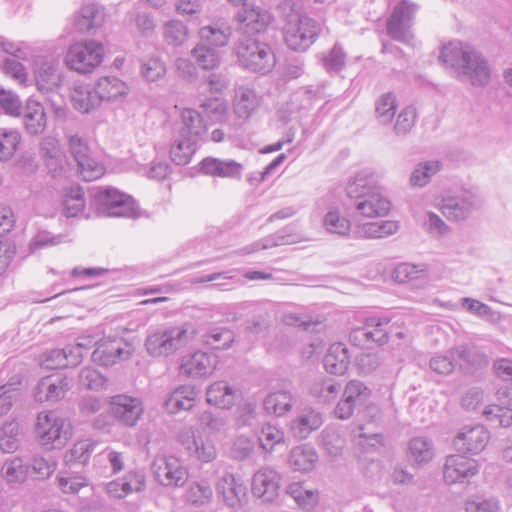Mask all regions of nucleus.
<instances>
[{"label": "nucleus", "mask_w": 512, "mask_h": 512, "mask_svg": "<svg viewBox=\"0 0 512 512\" xmlns=\"http://www.w3.org/2000/svg\"><path fill=\"white\" fill-rule=\"evenodd\" d=\"M131 352L130 345L122 338L104 339L97 342V347L92 352V360L102 366H112L119 360L128 359Z\"/></svg>", "instance_id": "nucleus-17"}, {"label": "nucleus", "mask_w": 512, "mask_h": 512, "mask_svg": "<svg viewBox=\"0 0 512 512\" xmlns=\"http://www.w3.org/2000/svg\"><path fill=\"white\" fill-rule=\"evenodd\" d=\"M416 121V111L412 106L405 107L398 115L394 125V131L397 136L407 135L414 127Z\"/></svg>", "instance_id": "nucleus-63"}, {"label": "nucleus", "mask_w": 512, "mask_h": 512, "mask_svg": "<svg viewBox=\"0 0 512 512\" xmlns=\"http://www.w3.org/2000/svg\"><path fill=\"white\" fill-rule=\"evenodd\" d=\"M457 365L455 351L451 350L445 355H436L431 358L429 366L432 371L440 375L451 374Z\"/></svg>", "instance_id": "nucleus-62"}, {"label": "nucleus", "mask_w": 512, "mask_h": 512, "mask_svg": "<svg viewBox=\"0 0 512 512\" xmlns=\"http://www.w3.org/2000/svg\"><path fill=\"white\" fill-rule=\"evenodd\" d=\"M191 56L196 64L203 70L216 69L221 61V55L218 49L205 46L200 42L191 50Z\"/></svg>", "instance_id": "nucleus-40"}, {"label": "nucleus", "mask_w": 512, "mask_h": 512, "mask_svg": "<svg viewBox=\"0 0 512 512\" xmlns=\"http://www.w3.org/2000/svg\"><path fill=\"white\" fill-rule=\"evenodd\" d=\"M164 39L169 45L180 46L188 38L186 25L178 20H171L164 26Z\"/></svg>", "instance_id": "nucleus-56"}, {"label": "nucleus", "mask_w": 512, "mask_h": 512, "mask_svg": "<svg viewBox=\"0 0 512 512\" xmlns=\"http://www.w3.org/2000/svg\"><path fill=\"white\" fill-rule=\"evenodd\" d=\"M181 443L188 454L195 456L198 460L210 462L216 457L214 445L211 442L196 439L193 434L181 435Z\"/></svg>", "instance_id": "nucleus-33"}, {"label": "nucleus", "mask_w": 512, "mask_h": 512, "mask_svg": "<svg viewBox=\"0 0 512 512\" xmlns=\"http://www.w3.org/2000/svg\"><path fill=\"white\" fill-rule=\"evenodd\" d=\"M350 365L348 349L343 343H333L324 356L326 371L334 375H343Z\"/></svg>", "instance_id": "nucleus-25"}, {"label": "nucleus", "mask_w": 512, "mask_h": 512, "mask_svg": "<svg viewBox=\"0 0 512 512\" xmlns=\"http://www.w3.org/2000/svg\"><path fill=\"white\" fill-rule=\"evenodd\" d=\"M21 135L16 130H3L0 132V160H9L16 152Z\"/></svg>", "instance_id": "nucleus-57"}, {"label": "nucleus", "mask_w": 512, "mask_h": 512, "mask_svg": "<svg viewBox=\"0 0 512 512\" xmlns=\"http://www.w3.org/2000/svg\"><path fill=\"white\" fill-rule=\"evenodd\" d=\"M71 100L74 108L82 113H89L101 104L98 94L95 92V86L76 87Z\"/></svg>", "instance_id": "nucleus-39"}, {"label": "nucleus", "mask_w": 512, "mask_h": 512, "mask_svg": "<svg viewBox=\"0 0 512 512\" xmlns=\"http://www.w3.org/2000/svg\"><path fill=\"white\" fill-rule=\"evenodd\" d=\"M95 92L98 94L100 102L112 101L127 93L125 82L117 77H103L95 84Z\"/></svg>", "instance_id": "nucleus-37"}, {"label": "nucleus", "mask_w": 512, "mask_h": 512, "mask_svg": "<svg viewBox=\"0 0 512 512\" xmlns=\"http://www.w3.org/2000/svg\"><path fill=\"white\" fill-rule=\"evenodd\" d=\"M323 224L328 232L338 235H347L351 228L350 221L334 210L327 212Z\"/></svg>", "instance_id": "nucleus-61"}, {"label": "nucleus", "mask_w": 512, "mask_h": 512, "mask_svg": "<svg viewBox=\"0 0 512 512\" xmlns=\"http://www.w3.org/2000/svg\"><path fill=\"white\" fill-rule=\"evenodd\" d=\"M417 5L408 1H400L393 9L387 19V34L394 40L409 43L413 38L411 33L412 19L416 12Z\"/></svg>", "instance_id": "nucleus-11"}, {"label": "nucleus", "mask_w": 512, "mask_h": 512, "mask_svg": "<svg viewBox=\"0 0 512 512\" xmlns=\"http://www.w3.org/2000/svg\"><path fill=\"white\" fill-rule=\"evenodd\" d=\"M91 205L96 212L108 217L139 216L138 207L131 196L114 188H99L92 193Z\"/></svg>", "instance_id": "nucleus-6"}, {"label": "nucleus", "mask_w": 512, "mask_h": 512, "mask_svg": "<svg viewBox=\"0 0 512 512\" xmlns=\"http://www.w3.org/2000/svg\"><path fill=\"white\" fill-rule=\"evenodd\" d=\"M391 320L387 317H367L363 326L353 329L350 341L358 347H370L371 344L384 345L389 340Z\"/></svg>", "instance_id": "nucleus-10"}, {"label": "nucleus", "mask_w": 512, "mask_h": 512, "mask_svg": "<svg viewBox=\"0 0 512 512\" xmlns=\"http://www.w3.org/2000/svg\"><path fill=\"white\" fill-rule=\"evenodd\" d=\"M70 389V380L62 374H53L40 380L35 399L39 402H56L64 398Z\"/></svg>", "instance_id": "nucleus-20"}, {"label": "nucleus", "mask_w": 512, "mask_h": 512, "mask_svg": "<svg viewBox=\"0 0 512 512\" xmlns=\"http://www.w3.org/2000/svg\"><path fill=\"white\" fill-rule=\"evenodd\" d=\"M1 474L7 483H22L29 474V465L24 463L20 457H13L4 462Z\"/></svg>", "instance_id": "nucleus-43"}, {"label": "nucleus", "mask_w": 512, "mask_h": 512, "mask_svg": "<svg viewBox=\"0 0 512 512\" xmlns=\"http://www.w3.org/2000/svg\"><path fill=\"white\" fill-rule=\"evenodd\" d=\"M294 403L293 395L288 391H277L269 394L263 401L264 409L277 416L291 410Z\"/></svg>", "instance_id": "nucleus-42"}, {"label": "nucleus", "mask_w": 512, "mask_h": 512, "mask_svg": "<svg viewBox=\"0 0 512 512\" xmlns=\"http://www.w3.org/2000/svg\"><path fill=\"white\" fill-rule=\"evenodd\" d=\"M259 105V99L254 90L240 87L236 91L234 112L239 118L246 119L251 116Z\"/></svg>", "instance_id": "nucleus-38"}, {"label": "nucleus", "mask_w": 512, "mask_h": 512, "mask_svg": "<svg viewBox=\"0 0 512 512\" xmlns=\"http://www.w3.org/2000/svg\"><path fill=\"white\" fill-rule=\"evenodd\" d=\"M23 123L26 131L31 135L41 134L46 128V113L42 105L29 100L23 112Z\"/></svg>", "instance_id": "nucleus-29"}, {"label": "nucleus", "mask_w": 512, "mask_h": 512, "mask_svg": "<svg viewBox=\"0 0 512 512\" xmlns=\"http://www.w3.org/2000/svg\"><path fill=\"white\" fill-rule=\"evenodd\" d=\"M197 141L187 137H178L173 141L170 148L171 160L176 165H186L190 162L192 155L196 151Z\"/></svg>", "instance_id": "nucleus-41"}, {"label": "nucleus", "mask_w": 512, "mask_h": 512, "mask_svg": "<svg viewBox=\"0 0 512 512\" xmlns=\"http://www.w3.org/2000/svg\"><path fill=\"white\" fill-rule=\"evenodd\" d=\"M239 23L238 31L242 35L253 36L264 32L272 21V15L264 8L255 5L252 1L236 13Z\"/></svg>", "instance_id": "nucleus-14"}, {"label": "nucleus", "mask_w": 512, "mask_h": 512, "mask_svg": "<svg viewBox=\"0 0 512 512\" xmlns=\"http://www.w3.org/2000/svg\"><path fill=\"white\" fill-rule=\"evenodd\" d=\"M440 59L457 73V78L469 81L474 86H485L490 79V70L480 52L462 42H451L444 46Z\"/></svg>", "instance_id": "nucleus-2"}, {"label": "nucleus", "mask_w": 512, "mask_h": 512, "mask_svg": "<svg viewBox=\"0 0 512 512\" xmlns=\"http://www.w3.org/2000/svg\"><path fill=\"white\" fill-rule=\"evenodd\" d=\"M109 404L110 414L128 427L135 426L144 412L142 401L126 394L112 396Z\"/></svg>", "instance_id": "nucleus-15"}, {"label": "nucleus", "mask_w": 512, "mask_h": 512, "mask_svg": "<svg viewBox=\"0 0 512 512\" xmlns=\"http://www.w3.org/2000/svg\"><path fill=\"white\" fill-rule=\"evenodd\" d=\"M318 459L315 449L309 445L293 448L289 455V465L294 470L308 472L312 470Z\"/></svg>", "instance_id": "nucleus-35"}, {"label": "nucleus", "mask_w": 512, "mask_h": 512, "mask_svg": "<svg viewBox=\"0 0 512 512\" xmlns=\"http://www.w3.org/2000/svg\"><path fill=\"white\" fill-rule=\"evenodd\" d=\"M105 14L102 7L95 3L83 5L79 15L75 18V28L80 32H88L97 28L104 22Z\"/></svg>", "instance_id": "nucleus-30"}, {"label": "nucleus", "mask_w": 512, "mask_h": 512, "mask_svg": "<svg viewBox=\"0 0 512 512\" xmlns=\"http://www.w3.org/2000/svg\"><path fill=\"white\" fill-rule=\"evenodd\" d=\"M19 424L16 421L6 422L0 429V450L3 453H14L20 446Z\"/></svg>", "instance_id": "nucleus-47"}, {"label": "nucleus", "mask_w": 512, "mask_h": 512, "mask_svg": "<svg viewBox=\"0 0 512 512\" xmlns=\"http://www.w3.org/2000/svg\"><path fill=\"white\" fill-rule=\"evenodd\" d=\"M198 108L199 114L207 125L224 121L228 111L226 102L217 97L202 100Z\"/></svg>", "instance_id": "nucleus-34"}, {"label": "nucleus", "mask_w": 512, "mask_h": 512, "mask_svg": "<svg viewBox=\"0 0 512 512\" xmlns=\"http://www.w3.org/2000/svg\"><path fill=\"white\" fill-rule=\"evenodd\" d=\"M69 152L77 162L78 171L85 181H92L99 178L103 172V166L92 156L85 138L77 134L68 136Z\"/></svg>", "instance_id": "nucleus-12"}, {"label": "nucleus", "mask_w": 512, "mask_h": 512, "mask_svg": "<svg viewBox=\"0 0 512 512\" xmlns=\"http://www.w3.org/2000/svg\"><path fill=\"white\" fill-rule=\"evenodd\" d=\"M439 161H426L419 163L410 176V183L415 187H423L431 177L441 169Z\"/></svg>", "instance_id": "nucleus-51"}, {"label": "nucleus", "mask_w": 512, "mask_h": 512, "mask_svg": "<svg viewBox=\"0 0 512 512\" xmlns=\"http://www.w3.org/2000/svg\"><path fill=\"white\" fill-rule=\"evenodd\" d=\"M284 438L283 432L271 424L262 426L258 436L260 447L266 452H271L275 445L280 444Z\"/></svg>", "instance_id": "nucleus-58"}, {"label": "nucleus", "mask_w": 512, "mask_h": 512, "mask_svg": "<svg viewBox=\"0 0 512 512\" xmlns=\"http://www.w3.org/2000/svg\"><path fill=\"white\" fill-rule=\"evenodd\" d=\"M323 423L322 415L312 409H305L291 424L294 435L305 439L312 431L318 429Z\"/></svg>", "instance_id": "nucleus-32"}, {"label": "nucleus", "mask_w": 512, "mask_h": 512, "mask_svg": "<svg viewBox=\"0 0 512 512\" xmlns=\"http://www.w3.org/2000/svg\"><path fill=\"white\" fill-rule=\"evenodd\" d=\"M200 43L208 47H223L228 43V29H220L213 26L202 27L199 31Z\"/></svg>", "instance_id": "nucleus-53"}, {"label": "nucleus", "mask_w": 512, "mask_h": 512, "mask_svg": "<svg viewBox=\"0 0 512 512\" xmlns=\"http://www.w3.org/2000/svg\"><path fill=\"white\" fill-rule=\"evenodd\" d=\"M341 391V384L330 377L315 380L309 389L310 395L323 404L336 400Z\"/></svg>", "instance_id": "nucleus-31"}, {"label": "nucleus", "mask_w": 512, "mask_h": 512, "mask_svg": "<svg viewBox=\"0 0 512 512\" xmlns=\"http://www.w3.org/2000/svg\"><path fill=\"white\" fill-rule=\"evenodd\" d=\"M286 492L304 510L312 509L318 501L317 495L313 491L305 489L299 482L291 483Z\"/></svg>", "instance_id": "nucleus-52"}, {"label": "nucleus", "mask_w": 512, "mask_h": 512, "mask_svg": "<svg viewBox=\"0 0 512 512\" xmlns=\"http://www.w3.org/2000/svg\"><path fill=\"white\" fill-rule=\"evenodd\" d=\"M397 109L396 96L392 92L382 94L375 102V115L379 123H391Z\"/></svg>", "instance_id": "nucleus-45"}, {"label": "nucleus", "mask_w": 512, "mask_h": 512, "mask_svg": "<svg viewBox=\"0 0 512 512\" xmlns=\"http://www.w3.org/2000/svg\"><path fill=\"white\" fill-rule=\"evenodd\" d=\"M207 402L222 409H230L237 398V390L226 381H216L206 391Z\"/></svg>", "instance_id": "nucleus-27"}, {"label": "nucleus", "mask_w": 512, "mask_h": 512, "mask_svg": "<svg viewBox=\"0 0 512 512\" xmlns=\"http://www.w3.org/2000/svg\"><path fill=\"white\" fill-rule=\"evenodd\" d=\"M371 395V390L361 381H349L344 390L343 397H347L355 408L363 406Z\"/></svg>", "instance_id": "nucleus-54"}, {"label": "nucleus", "mask_w": 512, "mask_h": 512, "mask_svg": "<svg viewBox=\"0 0 512 512\" xmlns=\"http://www.w3.org/2000/svg\"><path fill=\"white\" fill-rule=\"evenodd\" d=\"M95 447L96 443L89 440L78 441L65 453L64 461L69 466L74 464L85 465L89 461Z\"/></svg>", "instance_id": "nucleus-46"}, {"label": "nucleus", "mask_w": 512, "mask_h": 512, "mask_svg": "<svg viewBox=\"0 0 512 512\" xmlns=\"http://www.w3.org/2000/svg\"><path fill=\"white\" fill-rule=\"evenodd\" d=\"M186 499L191 505L202 507L211 503L213 490L206 481L193 482L187 490Z\"/></svg>", "instance_id": "nucleus-48"}, {"label": "nucleus", "mask_w": 512, "mask_h": 512, "mask_svg": "<svg viewBox=\"0 0 512 512\" xmlns=\"http://www.w3.org/2000/svg\"><path fill=\"white\" fill-rule=\"evenodd\" d=\"M182 126L178 134L180 137H187L199 141L207 131V123L199 114L198 110L184 109L181 113Z\"/></svg>", "instance_id": "nucleus-26"}, {"label": "nucleus", "mask_w": 512, "mask_h": 512, "mask_svg": "<svg viewBox=\"0 0 512 512\" xmlns=\"http://www.w3.org/2000/svg\"><path fill=\"white\" fill-rule=\"evenodd\" d=\"M36 434L47 449H60L71 437V426L54 411L42 412L37 418Z\"/></svg>", "instance_id": "nucleus-7"}, {"label": "nucleus", "mask_w": 512, "mask_h": 512, "mask_svg": "<svg viewBox=\"0 0 512 512\" xmlns=\"http://www.w3.org/2000/svg\"><path fill=\"white\" fill-rule=\"evenodd\" d=\"M34 74L36 87L43 94L54 92L60 85L61 76L52 61L37 62Z\"/></svg>", "instance_id": "nucleus-24"}, {"label": "nucleus", "mask_w": 512, "mask_h": 512, "mask_svg": "<svg viewBox=\"0 0 512 512\" xmlns=\"http://www.w3.org/2000/svg\"><path fill=\"white\" fill-rule=\"evenodd\" d=\"M280 481L281 476L275 470L261 469L253 475L252 493L265 502H272L279 494Z\"/></svg>", "instance_id": "nucleus-19"}, {"label": "nucleus", "mask_w": 512, "mask_h": 512, "mask_svg": "<svg viewBox=\"0 0 512 512\" xmlns=\"http://www.w3.org/2000/svg\"><path fill=\"white\" fill-rule=\"evenodd\" d=\"M408 457L416 464H423L433 457L432 442L424 437H414L409 441Z\"/></svg>", "instance_id": "nucleus-44"}, {"label": "nucleus", "mask_w": 512, "mask_h": 512, "mask_svg": "<svg viewBox=\"0 0 512 512\" xmlns=\"http://www.w3.org/2000/svg\"><path fill=\"white\" fill-rule=\"evenodd\" d=\"M85 207L84 191L79 185L72 186L63 200V213L66 217H76Z\"/></svg>", "instance_id": "nucleus-49"}, {"label": "nucleus", "mask_w": 512, "mask_h": 512, "mask_svg": "<svg viewBox=\"0 0 512 512\" xmlns=\"http://www.w3.org/2000/svg\"><path fill=\"white\" fill-rule=\"evenodd\" d=\"M490 439L489 431L480 424L464 426L455 436L453 444L463 454H478L486 447Z\"/></svg>", "instance_id": "nucleus-16"}, {"label": "nucleus", "mask_w": 512, "mask_h": 512, "mask_svg": "<svg viewBox=\"0 0 512 512\" xmlns=\"http://www.w3.org/2000/svg\"><path fill=\"white\" fill-rule=\"evenodd\" d=\"M217 362L215 355L198 351L182 358L180 372L192 378L206 377L216 369Z\"/></svg>", "instance_id": "nucleus-21"}, {"label": "nucleus", "mask_w": 512, "mask_h": 512, "mask_svg": "<svg viewBox=\"0 0 512 512\" xmlns=\"http://www.w3.org/2000/svg\"><path fill=\"white\" fill-rule=\"evenodd\" d=\"M477 472V462L463 455L448 456L443 467V477L447 484L464 483Z\"/></svg>", "instance_id": "nucleus-18"}, {"label": "nucleus", "mask_w": 512, "mask_h": 512, "mask_svg": "<svg viewBox=\"0 0 512 512\" xmlns=\"http://www.w3.org/2000/svg\"><path fill=\"white\" fill-rule=\"evenodd\" d=\"M347 198L346 205L355 218L383 217L391 209L390 201L375 186L373 175L366 172L358 173L348 183Z\"/></svg>", "instance_id": "nucleus-1"}, {"label": "nucleus", "mask_w": 512, "mask_h": 512, "mask_svg": "<svg viewBox=\"0 0 512 512\" xmlns=\"http://www.w3.org/2000/svg\"><path fill=\"white\" fill-rule=\"evenodd\" d=\"M484 415L491 422H497L502 427H510L512 425V409L499 405L487 406Z\"/></svg>", "instance_id": "nucleus-64"}, {"label": "nucleus", "mask_w": 512, "mask_h": 512, "mask_svg": "<svg viewBox=\"0 0 512 512\" xmlns=\"http://www.w3.org/2000/svg\"><path fill=\"white\" fill-rule=\"evenodd\" d=\"M345 62L346 53L338 44H335L333 48L322 58L323 67L331 74L339 73L344 68Z\"/></svg>", "instance_id": "nucleus-59"}, {"label": "nucleus", "mask_w": 512, "mask_h": 512, "mask_svg": "<svg viewBox=\"0 0 512 512\" xmlns=\"http://www.w3.org/2000/svg\"><path fill=\"white\" fill-rule=\"evenodd\" d=\"M58 486L63 493H77L82 487L86 486L87 480L81 475H74L69 472H60L57 476Z\"/></svg>", "instance_id": "nucleus-60"}, {"label": "nucleus", "mask_w": 512, "mask_h": 512, "mask_svg": "<svg viewBox=\"0 0 512 512\" xmlns=\"http://www.w3.org/2000/svg\"><path fill=\"white\" fill-rule=\"evenodd\" d=\"M200 170L202 173L214 177L240 179L243 165L231 159L206 157L200 162Z\"/></svg>", "instance_id": "nucleus-23"}, {"label": "nucleus", "mask_w": 512, "mask_h": 512, "mask_svg": "<svg viewBox=\"0 0 512 512\" xmlns=\"http://www.w3.org/2000/svg\"><path fill=\"white\" fill-rule=\"evenodd\" d=\"M195 333L193 325L187 323L157 329L147 336L144 346L152 357H167L187 346L194 339Z\"/></svg>", "instance_id": "nucleus-3"}, {"label": "nucleus", "mask_w": 512, "mask_h": 512, "mask_svg": "<svg viewBox=\"0 0 512 512\" xmlns=\"http://www.w3.org/2000/svg\"><path fill=\"white\" fill-rule=\"evenodd\" d=\"M195 399L196 391L194 387L182 385L171 393L164 405L169 413L175 414L182 410H190L195 404Z\"/></svg>", "instance_id": "nucleus-28"}, {"label": "nucleus", "mask_w": 512, "mask_h": 512, "mask_svg": "<svg viewBox=\"0 0 512 512\" xmlns=\"http://www.w3.org/2000/svg\"><path fill=\"white\" fill-rule=\"evenodd\" d=\"M156 481L163 486H183L187 480V471L173 456H158L151 465Z\"/></svg>", "instance_id": "nucleus-13"}, {"label": "nucleus", "mask_w": 512, "mask_h": 512, "mask_svg": "<svg viewBox=\"0 0 512 512\" xmlns=\"http://www.w3.org/2000/svg\"><path fill=\"white\" fill-rule=\"evenodd\" d=\"M216 492L231 508H239L246 497V487L231 473H225L216 484Z\"/></svg>", "instance_id": "nucleus-22"}, {"label": "nucleus", "mask_w": 512, "mask_h": 512, "mask_svg": "<svg viewBox=\"0 0 512 512\" xmlns=\"http://www.w3.org/2000/svg\"><path fill=\"white\" fill-rule=\"evenodd\" d=\"M235 51L240 65L252 72L267 74L276 64L272 48L254 36L242 35Z\"/></svg>", "instance_id": "nucleus-4"}, {"label": "nucleus", "mask_w": 512, "mask_h": 512, "mask_svg": "<svg viewBox=\"0 0 512 512\" xmlns=\"http://www.w3.org/2000/svg\"><path fill=\"white\" fill-rule=\"evenodd\" d=\"M79 385L87 390L99 391L106 387L107 378L93 367H85L79 373Z\"/></svg>", "instance_id": "nucleus-55"}, {"label": "nucleus", "mask_w": 512, "mask_h": 512, "mask_svg": "<svg viewBox=\"0 0 512 512\" xmlns=\"http://www.w3.org/2000/svg\"><path fill=\"white\" fill-rule=\"evenodd\" d=\"M482 206L480 196L471 189H460L445 196L441 211L450 221H464Z\"/></svg>", "instance_id": "nucleus-9"}, {"label": "nucleus", "mask_w": 512, "mask_h": 512, "mask_svg": "<svg viewBox=\"0 0 512 512\" xmlns=\"http://www.w3.org/2000/svg\"><path fill=\"white\" fill-rule=\"evenodd\" d=\"M233 341L234 333L224 327L212 328L203 336L205 345L215 350L227 349Z\"/></svg>", "instance_id": "nucleus-50"}, {"label": "nucleus", "mask_w": 512, "mask_h": 512, "mask_svg": "<svg viewBox=\"0 0 512 512\" xmlns=\"http://www.w3.org/2000/svg\"><path fill=\"white\" fill-rule=\"evenodd\" d=\"M104 48L102 43L94 40L71 45L65 56L68 68L80 74L90 73L103 61Z\"/></svg>", "instance_id": "nucleus-8"}, {"label": "nucleus", "mask_w": 512, "mask_h": 512, "mask_svg": "<svg viewBox=\"0 0 512 512\" xmlns=\"http://www.w3.org/2000/svg\"><path fill=\"white\" fill-rule=\"evenodd\" d=\"M456 359L459 365L466 371H474L488 365L487 356L474 347L460 346L455 350Z\"/></svg>", "instance_id": "nucleus-36"}, {"label": "nucleus", "mask_w": 512, "mask_h": 512, "mask_svg": "<svg viewBox=\"0 0 512 512\" xmlns=\"http://www.w3.org/2000/svg\"><path fill=\"white\" fill-rule=\"evenodd\" d=\"M284 21V41L293 51H306L321 32V25L316 20L292 10L285 16Z\"/></svg>", "instance_id": "nucleus-5"}]
</instances>
